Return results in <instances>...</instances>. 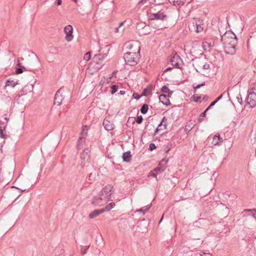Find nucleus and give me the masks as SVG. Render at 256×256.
<instances>
[{
  "label": "nucleus",
  "instance_id": "1",
  "mask_svg": "<svg viewBox=\"0 0 256 256\" xmlns=\"http://www.w3.org/2000/svg\"><path fill=\"white\" fill-rule=\"evenodd\" d=\"M221 41L224 44V51L226 54L233 55L236 53V46L238 43V39L236 34L232 31L226 32L222 36H220Z\"/></svg>",
  "mask_w": 256,
  "mask_h": 256
},
{
  "label": "nucleus",
  "instance_id": "2",
  "mask_svg": "<svg viewBox=\"0 0 256 256\" xmlns=\"http://www.w3.org/2000/svg\"><path fill=\"white\" fill-rule=\"evenodd\" d=\"M124 58L126 64L130 66L136 65L140 58V52H126Z\"/></svg>",
  "mask_w": 256,
  "mask_h": 256
},
{
  "label": "nucleus",
  "instance_id": "3",
  "mask_svg": "<svg viewBox=\"0 0 256 256\" xmlns=\"http://www.w3.org/2000/svg\"><path fill=\"white\" fill-rule=\"evenodd\" d=\"M220 31L218 26L209 28V36L212 40V42H209V48L215 46L218 42V36H220Z\"/></svg>",
  "mask_w": 256,
  "mask_h": 256
},
{
  "label": "nucleus",
  "instance_id": "4",
  "mask_svg": "<svg viewBox=\"0 0 256 256\" xmlns=\"http://www.w3.org/2000/svg\"><path fill=\"white\" fill-rule=\"evenodd\" d=\"M90 150L89 148H85L80 154L81 165L82 168L89 163L90 160Z\"/></svg>",
  "mask_w": 256,
  "mask_h": 256
},
{
  "label": "nucleus",
  "instance_id": "5",
  "mask_svg": "<svg viewBox=\"0 0 256 256\" xmlns=\"http://www.w3.org/2000/svg\"><path fill=\"white\" fill-rule=\"evenodd\" d=\"M64 90V87L60 88L56 92L54 98V104L60 106L64 98V96L63 95V92Z\"/></svg>",
  "mask_w": 256,
  "mask_h": 256
},
{
  "label": "nucleus",
  "instance_id": "6",
  "mask_svg": "<svg viewBox=\"0 0 256 256\" xmlns=\"http://www.w3.org/2000/svg\"><path fill=\"white\" fill-rule=\"evenodd\" d=\"M108 200H110V198L106 200L104 197L101 196V194H98V196H94L93 198L92 203L95 206H102Z\"/></svg>",
  "mask_w": 256,
  "mask_h": 256
},
{
  "label": "nucleus",
  "instance_id": "7",
  "mask_svg": "<svg viewBox=\"0 0 256 256\" xmlns=\"http://www.w3.org/2000/svg\"><path fill=\"white\" fill-rule=\"evenodd\" d=\"M170 64L178 68H181V64L182 62L180 57L176 54L170 60Z\"/></svg>",
  "mask_w": 256,
  "mask_h": 256
},
{
  "label": "nucleus",
  "instance_id": "8",
  "mask_svg": "<svg viewBox=\"0 0 256 256\" xmlns=\"http://www.w3.org/2000/svg\"><path fill=\"white\" fill-rule=\"evenodd\" d=\"M126 48L132 50V52H140V43L138 41H132L126 44Z\"/></svg>",
  "mask_w": 256,
  "mask_h": 256
},
{
  "label": "nucleus",
  "instance_id": "9",
  "mask_svg": "<svg viewBox=\"0 0 256 256\" xmlns=\"http://www.w3.org/2000/svg\"><path fill=\"white\" fill-rule=\"evenodd\" d=\"M112 188V186L110 184L107 185L102 190L99 194H101V196L104 197L106 200L108 198L110 199V197L112 194L110 192Z\"/></svg>",
  "mask_w": 256,
  "mask_h": 256
},
{
  "label": "nucleus",
  "instance_id": "10",
  "mask_svg": "<svg viewBox=\"0 0 256 256\" xmlns=\"http://www.w3.org/2000/svg\"><path fill=\"white\" fill-rule=\"evenodd\" d=\"M64 32L66 34V40L70 42L73 39V28L72 26L68 25L65 26L64 28Z\"/></svg>",
  "mask_w": 256,
  "mask_h": 256
},
{
  "label": "nucleus",
  "instance_id": "11",
  "mask_svg": "<svg viewBox=\"0 0 256 256\" xmlns=\"http://www.w3.org/2000/svg\"><path fill=\"white\" fill-rule=\"evenodd\" d=\"M166 18V16L163 13V12H158L155 14H152L150 15L148 18V20H164Z\"/></svg>",
  "mask_w": 256,
  "mask_h": 256
},
{
  "label": "nucleus",
  "instance_id": "12",
  "mask_svg": "<svg viewBox=\"0 0 256 256\" xmlns=\"http://www.w3.org/2000/svg\"><path fill=\"white\" fill-rule=\"evenodd\" d=\"M248 104L250 105L251 108H254L256 106V94L254 92H250L248 96Z\"/></svg>",
  "mask_w": 256,
  "mask_h": 256
},
{
  "label": "nucleus",
  "instance_id": "13",
  "mask_svg": "<svg viewBox=\"0 0 256 256\" xmlns=\"http://www.w3.org/2000/svg\"><path fill=\"white\" fill-rule=\"evenodd\" d=\"M166 118L164 116L163 117L160 123L156 128L154 132V135L155 136L156 134H157L158 131L166 129Z\"/></svg>",
  "mask_w": 256,
  "mask_h": 256
},
{
  "label": "nucleus",
  "instance_id": "14",
  "mask_svg": "<svg viewBox=\"0 0 256 256\" xmlns=\"http://www.w3.org/2000/svg\"><path fill=\"white\" fill-rule=\"evenodd\" d=\"M6 125V122L0 120V136L1 138L4 139H6L9 137L8 135L4 134V132L5 130Z\"/></svg>",
  "mask_w": 256,
  "mask_h": 256
},
{
  "label": "nucleus",
  "instance_id": "15",
  "mask_svg": "<svg viewBox=\"0 0 256 256\" xmlns=\"http://www.w3.org/2000/svg\"><path fill=\"white\" fill-rule=\"evenodd\" d=\"M102 124L104 128L108 131L112 130L114 128V124L112 122L109 120L107 118H106Z\"/></svg>",
  "mask_w": 256,
  "mask_h": 256
},
{
  "label": "nucleus",
  "instance_id": "16",
  "mask_svg": "<svg viewBox=\"0 0 256 256\" xmlns=\"http://www.w3.org/2000/svg\"><path fill=\"white\" fill-rule=\"evenodd\" d=\"M82 136L79 138L78 141L76 148L78 150L82 148L86 141V138L84 136V135L85 134L84 130H82Z\"/></svg>",
  "mask_w": 256,
  "mask_h": 256
},
{
  "label": "nucleus",
  "instance_id": "17",
  "mask_svg": "<svg viewBox=\"0 0 256 256\" xmlns=\"http://www.w3.org/2000/svg\"><path fill=\"white\" fill-rule=\"evenodd\" d=\"M104 212V210H102V209L95 210L89 214L88 217L92 219L96 218Z\"/></svg>",
  "mask_w": 256,
  "mask_h": 256
},
{
  "label": "nucleus",
  "instance_id": "18",
  "mask_svg": "<svg viewBox=\"0 0 256 256\" xmlns=\"http://www.w3.org/2000/svg\"><path fill=\"white\" fill-rule=\"evenodd\" d=\"M159 100L164 104L166 106H168L170 104V102L169 99L167 98V96L165 94H162L159 96Z\"/></svg>",
  "mask_w": 256,
  "mask_h": 256
},
{
  "label": "nucleus",
  "instance_id": "19",
  "mask_svg": "<svg viewBox=\"0 0 256 256\" xmlns=\"http://www.w3.org/2000/svg\"><path fill=\"white\" fill-rule=\"evenodd\" d=\"M98 175V172L95 170H94L92 172H91L89 174L88 182L89 184H92L93 182V181L94 180Z\"/></svg>",
  "mask_w": 256,
  "mask_h": 256
},
{
  "label": "nucleus",
  "instance_id": "20",
  "mask_svg": "<svg viewBox=\"0 0 256 256\" xmlns=\"http://www.w3.org/2000/svg\"><path fill=\"white\" fill-rule=\"evenodd\" d=\"M132 156L130 151L126 152L123 153L122 158L124 162H130L132 160Z\"/></svg>",
  "mask_w": 256,
  "mask_h": 256
},
{
  "label": "nucleus",
  "instance_id": "21",
  "mask_svg": "<svg viewBox=\"0 0 256 256\" xmlns=\"http://www.w3.org/2000/svg\"><path fill=\"white\" fill-rule=\"evenodd\" d=\"M222 142V138L220 135H216L213 137L212 140V144L214 145H218L220 143Z\"/></svg>",
  "mask_w": 256,
  "mask_h": 256
},
{
  "label": "nucleus",
  "instance_id": "22",
  "mask_svg": "<svg viewBox=\"0 0 256 256\" xmlns=\"http://www.w3.org/2000/svg\"><path fill=\"white\" fill-rule=\"evenodd\" d=\"M25 69V68L24 66L21 65V64L20 62V58L18 59V64L16 66V74H20L24 72V70Z\"/></svg>",
  "mask_w": 256,
  "mask_h": 256
},
{
  "label": "nucleus",
  "instance_id": "23",
  "mask_svg": "<svg viewBox=\"0 0 256 256\" xmlns=\"http://www.w3.org/2000/svg\"><path fill=\"white\" fill-rule=\"evenodd\" d=\"M160 92L162 93H168V97H170L172 95L173 92L172 90H170L166 86H164L161 90Z\"/></svg>",
  "mask_w": 256,
  "mask_h": 256
},
{
  "label": "nucleus",
  "instance_id": "24",
  "mask_svg": "<svg viewBox=\"0 0 256 256\" xmlns=\"http://www.w3.org/2000/svg\"><path fill=\"white\" fill-rule=\"evenodd\" d=\"M210 199L211 200L210 201H209V202L212 203V207H214V205L217 204L218 202H220V198L217 194L214 195L212 198L210 197Z\"/></svg>",
  "mask_w": 256,
  "mask_h": 256
},
{
  "label": "nucleus",
  "instance_id": "25",
  "mask_svg": "<svg viewBox=\"0 0 256 256\" xmlns=\"http://www.w3.org/2000/svg\"><path fill=\"white\" fill-rule=\"evenodd\" d=\"M168 162V160L164 158L159 162L158 166H160L163 170H164L166 167Z\"/></svg>",
  "mask_w": 256,
  "mask_h": 256
},
{
  "label": "nucleus",
  "instance_id": "26",
  "mask_svg": "<svg viewBox=\"0 0 256 256\" xmlns=\"http://www.w3.org/2000/svg\"><path fill=\"white\" fill-rule=\"evenodd\" d=\"M208 111V107L205 110L201 113L198 118V122H202L206 116V112Z\"/></svg>",
  "mask_w": 256,
  "mask_h": 256
},
{
  "label": "nucleus",
  "instance_id": "27",
  "mask_svg": "<svg viewBox=\"0 0 256 256\" xmlns=\"http://www.w3.org/2000/svg\"><path fill=\"white\" fill-rule=\"evenodd\" d=\"M17 84L18 82H16L10 78L6 80V86H10L12 88H14Z\"/></svg>",
  "mask_w": 256,
  "mask_h": 256
},
{
  "label": "nucleus",
  "instance_id": "28",
  "mask_svg": "<svg viewBox=\"0 0 256 256\" xmlns=\"http://www.w3.org/2000/svg\"><path fill=\"white\" fill-rule=\"evenodd\" d=\"M151 206V204L148 205L144 208L137 210L136 212H142V214H144L150 208Z\"/></svg>",
  "mask_w": 256,
  "mask_h": 256
},
{
  "label": "nucleus",
  "instance_id": "29",
  "mask_svg": "<svg viewBox=\"0 0 256 256\" xmlns=\"http://www.w3.org/2000/svg\"><path fill=\"white\" fill-rule=\"evenodd\" d=\"M148 105L146 104H144L142 106L140 111L142 114H146V112L148 111Z\"/></svg>",
  "mask_w": 256,
  "mask_h": 256
},
{
  "label": "nucleus",
  "instance_id": "30",
  "mask_svg": "<svg viewBox=\"0 0 256 256\" xmlns=\"http://www.w3.org/2000/svg\"><path fill=\"white\" fill-rule=\"evenodd\" d=\"M115 206V203L114 202H110L108 206H106L104 208H102V210L104 212L109 211L111 209H112Z\"/></svg>",
  "mask_w": 256,
  "mask_h": 256
},
{
  "label": "nucleus",
  "instance_id": "31",
  "mask_svg": "<svg viewBox=\"0 0 256 256\" xmlns=\"http://www.w3.org/2000/svg\"><path fill=\"white\" fill-rule=\"evenodd\" d=\"M106 56V54H96L94 56V58L96 60H102Z\"/></svg>",
  "mask_w": 256,
  "mask_h": 256
},
{
  "label": "nucleus",
  "instance_id": "32",
  "mask_svg": "<svg viewBox=\"0 0 256 256\" xmlns=\"http://www.w3.org/2000/svg\"><path fill=\"white\" fill-rule=\"evenodd\" d=\"M244 212H252V214H250L256 220V209H245Z\"/></svg>",
  "mask_w": 256,
  "mask_h": 256
},
{
  "label": "nucleus",
  "instance_id": "33",
  "mask_svg": "<svg viewBox=\"0 0 256 256\" xmlns=\"http://www.w3.org/2000/svg\"><path fill=\"white\" fill-rule=\"evenodd\" d=\"M219 18L218 17L214 18L211 21V26H218Z\"/></svg>",
  "mask_w": 256,
  "mask_h": 256
},
{
  "label": "nucleus",
  "instance_id": "34",
  "mask_svg": "<svg viewBox=\"0 0 256 256\" xmlns=\"http://www.w3.org/2000/svg\"><path fill=\"white\" fill-rule=\"evenodd\" d=\"M205 85H206V83H205V82H202V84H198V85H197V86H194V84L192 85V88H194V93H196V92L197 90H198V88H200L201 86H205Z\"/></svg>",
  "mask_w": 256,
  "mask_h": 256
},
{
  "label": "nucleus",
  "instance_id": "35",
  "mask_svg": "<svg viewBox=\"0 0 256 256\" xmlns=\"http://www.w3.org/2000/svg\"><path fill=\"white\" fill-rule=\"evenodd\" d=\"M192 98L195 102H200L201 96H198V94H194L192 96Z\"/></svg>",
  "mask_w": 256,
  "mask_h": 256
},
{
  "label": "nucleus",
  "instance_id": "36",
  "mask_svg": "<svg viewBox=\"0 0 256 256\" xmlns=\"http://www.w3.org/2000/svg\"><path fill=\"white\" fill-rule=\"evenodd\" d=\"M89 248V246H82L81 248V253L82 255L86 254V250Z\"/></svg>",
  "mask_w": 256,
  "mask_h": 256
},
{
  "label": "nucleus",
  "instance_id": "37",
  "mask_svg": "<svg viewBox=\"0 0 256 256\" xmlns=\"http://www.w3.org/2000/svg\"><path fill=\"white\" fill-rule=\"evenodd\" d=\"M118 86H116V84L112 85L111 86V89H112L111 93H112V94H114L115 92H117V90H118Z\"/></svg>",
  "mask_w": 256,
  "mask_h": 256
},
{
  "label": "nucleus",
  "instance_id": "38",
  "mask_svg": "<svg viewBox=\"0 0 256 256\" xmlns=\"http://www.w3.org/2000/svg\"><path fill=\"white\" fill-rule=\"evenodd\" d=\"M90 58V52H88L86 53L84 56V60L86 61L89 60Z\"/></svg>",
  "mask_w": 256,
  "mask_h": 256
},
{
  "label": "nucleus",
  "instance_id": "39",
  "mask_svg": "<svg viewBox=\"0 0 256 256\" xmlns=\"http://www.w3.org/2000/svg\"><path fill=\"white\" fill-rule=\"evenodd\" d=\"M196 32H202L203 30V28L201 26L200 24H198L196 23Z\"/></svg>",
  "mask_w": 256,
  "mask_h": 256
},
{
  "label": "nucleus",
  "instance_id": "40",
  "mask_svg": "<svg viewBox=\"0 0 256 256\" xmlns=\"http://www.w3.org/2000/svg\"><path fill=\"white\" fill-rule=\"evenodd\" d=\"M150 92V90L148 89V88H145L142 90V94L141 95L142 96H148V92Z\"/></svg>",
  "mask_w": 256,
  "mask_h": 256
},
{
  "label": "nucleus",
  "instance_id": "41",
  "mask_svg": "<svg viewBox=\"0 0 256 256\" xmlns=\"http://www.w3.org/2000/svg\"><path fill=\"white\" fill-rule=\"evenodd\" d=\"M218 174L216 172H214L212 174V176L211 178L212 180L214 179V184L216 182V178L218 177Z\"/></svg>",
  "mask_w": 256,
  "mask_h": 256
},
{
  "label": "nucleus",
  "instance_id": "42",
  "mask_svg": "<svg viewBox=\"0 0 256 256\" xmlns=\"http://www.w3.org/2000/svg\"><path fill=\"white\" fill-rule=\"evenodd\" d=\"M156 148L155 144L154 143H150L149 145V150L152 151Z\"/></svg>",
  "mask_w": 256,
  "mask_h": 256
},
{
  "label": "nucleus",
  "instance_id": "43",
  "mask_svg": "<svg viewBox=\"0 0 256 256\" xmlns=\"http://www.w3.org/2000/svg\"><path fill=\"white\" fill-rule=\"evenodd\" d=\"M143 118L142 116H138L136 119V122L138 124H140L142 122Z\"/></svg>",
  "mask_w": 256,
  "mask_h": 256
},
{
  "label": "nucleus",
  "instance_id": "44",
  "mask_svg": "<svg viewBox=\"0 0 256 256\" xmlns=\"http://www.w3.org/2000/svg\"><path fill=\"white\" fill-rule=\"evenodd\" d=\"M132 96L134 98L138 100L140 99L142 96V95H139L138 93L134 92L132 94Z\"/></svg>",
  "mask_w": 256,
  "mask_h": 256
},
{
  "label": "nucleus",
  "instance_id": "45",
  "mask_svg": "<svg viewBox=\"0 0 256 256\" xmlns=\"http://www.w3.org/2000/svg\"><path fill=\"white\" fill-rule=\"evenodd\" d=\"M216 102H218L216 100L212 102L211 104L209 105V110L213 106H214Z\"/></svg>",
  "mask_w": 256,
  "mask_h": 256
},
{
  "label": "nucleus",
  "instance_id": "46",
  "mask_svg": "<svg viewBox=\"0 0 256 256\" xmlns=\"http://www.w3.org/2000/svg\"><path fill=\"white\" fill-rule=\"evenodd\" d=\"M154 171V172H158V171H159V172H162L164 171L162 168L160 167V166H158V167H156V168H154V170H153Z\"/></svg>",
  "mask_w": 256,
  "mask_h": 256
},
{
  "label": "nucleus",
  "instance_id": "47",
  "mask_svg": "<svg viewBox=\"0 0 256 256\" xmlns=\"http://www.w3.org/2000/svg\"><path fill=\"white\" fill-rule=\"evenodd\" d=\"M236 99L238 100V102L240 104H242V100L241 98V96L240 94V96H238L236 97Z\"/></svg>",
  "mask_w": 256,
  "mask_h": 256
},
{
  "label": "nucleus",
  "instance_id": "48",
  "mask_svg": "<svg viewBox=\"0 0 256 256\" xmlns=\"http://www.w3.org/2000/svg\"><path fill=\"white\" fill-rule=\"evenodd\" d=\"M154 170H152L150 172V174L154 178H157V177H156V174L154 172Z\"/></svg>",
  "mask_w": 256,
  "mask_h": 256
},
{
  "label": "nucleus",
  "instance_id": "49",
  "mask_svg": "<svg viewBox=\"0 0 256 256\" xmlns=\"http://www.w3.org/2000/svg\"><path fill=\"white\" fill-rule=\"evenodd\" d=\"M206 45H208V43L206 42H204L202 44V46L204 50H206L205 48L206 46Z\"/></svg>",
  "mask_w": 256,
  "mask_h": 256
},
{
  "label": "nucleus",
  "instance_id": "50",
  "mask_svg": "<svg viewBox=\"0 0 256 256\" xmlns=\"http://www.w3.org/2000/svg\"><path fill=\"white\" fill-rule=\"evenodd\" d=\"M62 2V0H57L56 2V5L57 6H60V5H61Z\"/></svg>",
  "mask_w": 256,
  "mask_h": 256
},
{
  "label": "nucleus",
  "instance_id": "51",
  "mask_svg": "<svg viewBox=\"0 0 256 256\" xmlns=\"http://www.w3.org/2000/svg\"><path fill=\"white\" fill-rule=\"evenodd\" d=\"M180 2H178V0H177V1H175V0H174V5H175V6H176V4H178V5H180Z\"/></svg>",
  "mask_w": 256,
  "mask_h": 256
},
{
  "label": "nucleus",
  "instance_id": "52",
  "mask_svg": "<svg viewBox=\"0 0 256 256\" xmlns=\"http://www.w3.org/2000/svg\"><path fill=\"white\" fill-rule=\"evenodd\" d=\"M223 94H222L218 98H217L216 100L218 102V100H220L222 97Z\"/></svg>",
  "mask_w": 256,
  "mask_h": 256
},
{
  "label": "nucleus",
  "instance_id": "53",
  "mask_svg": "<svg viewBox=\"0 0 256 256\" xmlns=\"http://www.w3.org/2000/svg\"><path fill=\"white\" fill-rule=\"evenodd\" d=\"M223 94H222L218 98H217L216 100L218 102V100H220L222 97Z\"/></svg>",
  "mask_w": 256,
  "mask_h": 256
},
{
  "label": "nucleus",
  "instance_id": "54",
  "mask_svg": "<svg viewBox=\"0 0 256 256\" xmlns=\"http://www.w3.org/2000/svg\"><path fill=\"white\" fill-rule=\"evenodd\" d=\"M119 28H120L118 26V28H115L114 32H115L116 33H118V32H119Z\"/></svg>",
  "mask_w": 256,
  "mask_h": 256
},
{
  "label": "nucleus",
  "instance_id": "55",
  "mask_svg": "<svg viewBox=\"0 0 256 256\" xmlns=\"http://www.w3.org/2000/svg\"><path fill=\"white\" fill-rule=\"evenodd\" d=\"M125 93H126V92L124 90H120V94L122 95L125 94Z\"/></svg>",
  "mask_w": 256,
  "mask_h": 256
},
{
  "label": "nucleus",
  "instance_id": "56",
  "mask_svg": "<svg viewBox=\"0 0 256 256\" xmlns=\"http://www.w3.org/2000/svg\"><path fill=\"white\" fill-rule=\"evenodd\" d=\"M124 24V22H120L119 24L118 27L119 28L121 27L122 26H123Z\"/></svg>",
  "mask_w": 256,
  "mask_h": 256
},
{
  "label": "nucleus",
  "instance_id": "57",
  "mask_svg": "<svg viewBox=\"0 0 256 256\" xmlns=\"http://www.w3.org/2000/svg\"><path fill=\"white\" fill-rule=\"evenodd\" d=\"M204 69L208 68V65H206V64L204 65Z\"/></svg>",
  "mask_w": 256,
  "mask_h": 256
},
{
  "label": "nucleus",
  "instance_id": "58",
  "mask_svg": "<svg viewBox=\"0 0 256 256\" xmlns=\"http://www.w3.org/2000/svg\"><path fill=\"white\" fill-rule=\"evenodd\" d=\"M4 120H6L5 122H6V124L8 123V118L7 117H5L4 118Z\"/></svg>",
  "mask_w": 256,
  "mask_h": 256
},
{
  "label": "nucleus",
  "instance_id": "59",
  "mask_svg": "<svg viewBox=\"0 0 256 256\" xmlns=\"http://www.w3.org/2000/svg\"><path fill=\"white\" fill-rule=\"evenodd\" d=\"M172 69V68H170V67L166 69V71L170 70H171Z\"/></svg>",
  "mask_w": 256,
  "mask_h": 256
},
{
  "label": "nucleus",
  "instance_id": "60",
  "mask_svg": "<svg viewBox=\"0 0 256 256\" xmlns=\"http://www.w3.org/2000/svg\"><path fill=\"white\" fill-rule=\"evenodd\" d=\"M206 99H207V96H204V98H203V100H206Z\"/></svg>",
  "mask_w": 256,
  "mask_h": 256
},
{
  "label": "nucleus",
  "instance_id": "61",
  "mask_svg": "<svg viewBox=\"0 0 256 256\" xmlns=\"http://www.w3.org/2000/svg\"><path fill=\"white\" fill-rule=\"evenodd\" d=\"M162 218H163V216H162V218H160V221H159V222H159V224L161 222H162Z\"/></svg>",
  "mask_w": 256,
  "mask_h": 256
},
{
  "label": "nucleus",
  "instance_id": "62",
  "mask_svg": "<svg viewBox=\"0 0 256 256\" xmlns=\"http://www.w3.org/2000/svg\"><path fill=\"white\" fill-rule=\"evenodd\" d=\"M192 26H193V27H194V29H195V24H194V22H193V24H192Z\"/></svg>",
  "mask_w": 256,
  "mask_h": 256
},
{
  "label": "nucleus",
  "instance_id": "63",
  "mask_svg": "<svg viewBox=\"0 0 256 256\" xmlns=\"http://www.w3.org/2000/svg\"><path fill=\"white\" fill-rule=\"evenodd\" d=\"M211 192H212V190H210V191H209L208 194H210L211 193Z\"/></svg>",
  "mask_w": 256,
  "mask_h": 256
},
{
  "label": "nucleus",
  "instance_id": "64",
  "mask_svg": "<svg viewBox=\"0 0 256 256\" xmlns=\"http://www.w3.org/2000/svg\"><path fill=\"white\" fill-rule=\"evenodd\" d=\"M142 2H144V0H142Z\"/></svg>",
  "mask_w": 256,
  "mask_h": 256
}]
</instances>
